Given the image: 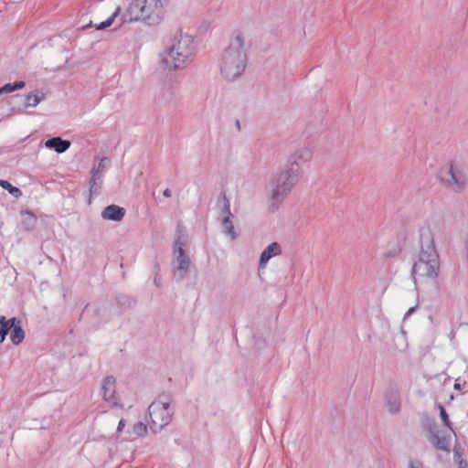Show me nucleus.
<instances>
[{"label":"nucleus","mask_w":468,"mask_h":468,"mask_svg":"<svg viewBox=\"0 0 468 468\" xmlns=\"http://www.w3.org/2000/svg\"><path fill=\"white\" fill-rule=\"evenodd\" d=\"M244 45L242 32L239 30L234 31L229 46L222 53L219 65L221 75L226 80L233 81L244 72L248 61Z\"/></svg>","instance_id":"obj_1"},{"label":"nucleus","mask_w":468,"mask_h":468,"mask_svg":"<svg viewBox=\"0 0 468 468\" xmlns=\"http://www.w3.org/2000/svg\"><path fill=\"white\" fill-rule=\"evenodd\" d=\"M195 51L196 44L193 36L183 34L180 31L176 43L168 48L167 51L162 56L161 64L164 69L174 70L182 69L195 54Z\"/></svg>","instance_id":"obj_2"},{"label":"nucleus","mask_w":468,"mask_h":468,"mask_svg":"<svg viewBox=\"0 0 468 468\" xmlns=\"http://www.w3.org/2000/svg\"><path fill=\"white\" fill-rule=\"evenodd\" d=\"M164 15V6L161 0H133L127 13L122 16V21L142 20L149 26L160 23Z\"/></svg>","instance_id":"obj_3"},{"label":"nucleus","mask_w":468,"mask_h":468,"mask_svg":"<svg viewBox=\"0 0 468 468\" xmlns=\"http://www.w3.org/2000/svg\"><path fill=\"white\" fill-rule=\"evenodd\" d=\"M440 272V258L433 240L427 250H421L419 260L414 263L412 275L415 281L435 280Z\"/></svg>","instance_id":"obj_4"},{"label":"nucleus","mask_w":468,"mask_h":468,"mask_svg":"<svg viewBox=\"0 0 468 468\" xmlns=\"http://www.w3.org/2000/svg\"><path fill=\"white\" fill-rule=\"evenodd\" d=\"M299 170L297 167L284 168L275 175L271 182V199L274 203H281L290 194L298 181Z\"/></svg>","instance_id":"obj_5"},{"label":"nucleus","mask_w":468,"mask_h":468,"mask_svg":"<svg viewBox=\"0 0 468 468\" xmlns=\"http://www.w3.org/2000/svg\"><path fill=\"white\" fill-rule=\"evenodd\" d=\"M441 180L452 191H461L465 185V175L463 165L460 162L452 161L441 171Z\"/></svg>","instance_id":"obj_6"},{"label":"nucleus","mask_w":468,"mask_h":468,"mask_svg":"<svg viewBox=\"0 0 468 468\" xmlns=\"http://www.w3.org/2000/svg\"><path fill=\"white\" fill-rule=\"evenodd\" d=\"M149 415L153 429H162L171 420V410L168 401L155 400L149 406Z\"/></svg>","instance_id":"obj_7"},{"label":"nucleus","mask_w":468,"mask_h":468,"mask_svg":"<svg viewBox=\"0 0 468 468\" xmlns=\"http://www.w3.org/2000/svg\"><path fill=\"white\" fill-rule=\"evenodd\" d=\"M176 253H178L177 256V261H178V267L176 271H175V275L178 277L179 279L183 278L185 273L186 272L190 261L189 259L185 255L184 250H183V244L180 243L178 240L176 241Z\"/></svg>","instance_id":"obj_8"},{"label":"nucleus","mask_w":468,"mask_h":468,"mask_svg":"<svg viewBox=\"0 0 468 468\" xmlns=\"http://www.w3.org/2000/svg\"><path fill=\"white\" fill-rule=\"evenodd\" d=\"M125 215L124 208L116 206V205H111L106 207L103 211L101 212V217L104 219L108 220H114V221H120L122 219V218Z\"/></svg>","instance_id":"obj_9"},{"label":"nucleus","mask_w":468,"mask_h":468,"mask_svg":"<svg viewBox=\"0 0 468 468\" xmlns=\"http://www.w3.org/2000/svg\"><path fill=\"white\" fill-rule=\"evenodd\" d=\"M281 253V246L277 242H272L262 251L260 259V267L264 268L270 259Z\"/></svg>","instance_id":"obj_10"},{"label":"nucleus","mask_w":468,"mask_h":468,"mask_svg":"<svg viewBox=\"0 0 468 468\" xmlns=\"http://www.w3.org/2000/svg\"><path fill=\"white\" fill-rule=\"evenodd\" d=\"M224 199V206H225V213L226 217L224 218L222 221V225L227 232L228 235L230 236V238L233 239H235V231L233 224L230 220V217L232 216L230 212V205L229 199L226 197V196L223 197Z\"/></svg>","instance_id":"obj_11"},{"label":"nucleus","mask_w":468,"mask_h":468,"mask_svg":"<svg viewBox=\"0 0 468 468\" xmlns=\"http://www.w3.org/2000/svg\"><path fill=\"white\" fill-rule=\"evenodd\" d=\"M45 145L48 148H54L57 153H63L69 148L70 143L69 141L62 140L60 137H54L48 140Z\"/></svg>","instance_id":"obj_12"},{"label":"nucleus","mask_w":468,"mask_h":468,"mask_svg":"<svg viewBox=\"0 0 468 468\" xmlns=\"http://www.w3.org/2000/svg\"><path fill=\"white\" fill-rule=\"evenodd\" d=\"M115 379L112 377H107L102 384L103 398L106 400H112L115 394Z\"/></svg>","instance_id":"obj_13"},{"label":"nucleus","mask_w":468,"mask_h":468,"mask_svg":"<svg viewBox=\"0 0 468 468\" xmlns=\"http://www.w3.org/2000/svg\"><path fill=\"white\" fill-rule=\"evenodd\" d=\"M23 219H22V225L25 230L30 231L34 229L36 225V216L29 211H25L22 213Z\"/></svg>","instance_id":"obj_14"},{"label":"nucleus","mask_w":468,"mask_h":468,"mask_svg":"<svg viewBox=\"0 0 468 468\" xmlns=\"http://www.w3.org/2000/svg\"><path fill=\"white\" fill-rule=\"evenodd\" d=\"M24 337H25L24 330L21 328L19 324H15L12 330L10 331L11 341L15 345H18L23 341Z\"/></svg>","instance_id":"obj_15"},{"label":"nucleus","mask_w":468,"mask_h":468,"mask_svg":"<svg viewBox=\"0 0 468 468\" xmlns=\"http://www.w3.org/2000/svg\"><path fill=\"white\" fill-rule=\"evenodd\" d=\"M119 13H120V7H117L116 10L113 12V14L110 17H108L106 20L102 21L99 25H96V27H95L96 29L103 30L105 28L109 27L110 26H112L115 17L119 15Z\"/></svg>","instance_id":"obj_16"},{"label":"nucleus","mask_w":468,"mask_h":468,"mask_svg":"<svg viewBox=\"0 0 468 468\" xmlns=\"http://www.w3.org/2000/svg\"><path fill=\"white\" fill-rule=\"evenodd\" d=\"M15 324H19L16 318L6 320L5 316L0 315V329H5L6 333L12 330Z\"/></svg>","instance_id":"obj_17"},{"label":"nucleus","mask_w":468,"mask_h":468,"mask_svg":"<svg viewBox=\"0 0 468 468\" xmlns=\"http://www.w3.org/2000/svg\"><path fill=\"white\" fill-rule=\"evenodd\" d=\"M0 186L16 197H19L22 195L21 190L19 188L13 186L6 180H0Z\"/></svg>","instance_id":"obj_18"},{"label":"nucleus","mask_w":468,"mask_h":468,"mask_svg":"<svg viewBox=\"0 0 468 468\" xmlns=\"http://www.w3.org/2000/svg\"><path fill=\"white\" fill-rule=\"evenodd\" d=\"M431 441L437 449L449 451L450 444L445 438H439L437 436H432Z\"/></svg>","instance_id":"obj_19"},{"label":"nucleus","mask_w":468,"mask_h":468,"mask_svg":"<svg viewBox=\"0 0 468 468\" xmlns=\"http://www.w3.org/2000/svg\"><path fill=\"white\" fill-rule=\"evenodd\" d=\"M133 432L137 436V437H144L146 435L147 433V427L144 423L143 422H137L133 425Z\"/></svg>","instance_id":"obj_20"},{"label":"nucleus","mask_w":468,"mask_h":468,"mask_svg":"<svg viewBox=\"0 0 468 468\" xmlns=\"http://www.w3.org/2000/svg\"><path fill=\"white\" fill-rule=\"evenodd\" d=\"M42 100V96L30 92L26 100L27 106L34 107Z\"/></svg>","instance_id":"obj_21"},{"label":"nucleus","mask_w":468,"mask_h":468,"mask_svg":"<svg viewBox=\"0 0 468 468\" xmlns=\"http://www.w3.org/2000/svg\"><path fill=\"white\" fill-rule=\"evenodd\" d=\"M26 82L24 80H16L14 82H8L1 86L0 88H25Z\"/></svg>","instance_id":"obj_22"},{"label":"nucleus","mask_w":468,"mask_h":468,"mask_svg":"<svg viewBox=\"0 0 468 468\" xmlns=\"http://www.w3.org/2000/svg\"><path fill=\"white\" fill-rule=\"evenodd\" d=\"M440 415H441V418L443 423L448 428L452 429L451 425H450L449 416H448L446 410H444V408L442 406H440Z\"/></svg>","instance_id":"obj_23"},{"label":"nucleus","mask_w":468,"mask_h":468,"mask_svg":"<svg viewBox=\"0 0 468 468\" xmlns=\"http://www.w3.org/2000/svg\"><path fill=\"white\" fill-rule=\"evenodd\" d=\"M399 410V403L395 401L394 403H389V411L397 412Z\"/></svg>","instance_id":"obj_24"},{"label":"nucleus","mask_w":468,"mask_h":468,"mask_svg":"<svg viewBox=\"0 0 468 468\" xmlns=\"http://www.w3.org/2000/svg\"><path fill=\"white\" fill-rule=\"evenodd\" d=\"M8 333H6L5 329H0V343H3L5 339V336Z\"/></svg>","instance_id":"obj_25"},{"label":"nucleus","mask_w":468,"mask_h":468,"mask_svg":"<svg viewBox=\"0 0 468 468\" xmlns=\"http://www.w3.org/2000/svg\"><path fill=\"white\" fill-rule=\"evenodd\" d=\"M124 426H125V420L123 419H122L118 423L117 431H122L123 430Z\"/></svg>","instance_id":"obj_26"},{"label":"nucleus","mask_w":468,"mask_h":468,"mask_svg":"<svg viewBox=\"0 0 468 468\" xmlns=\"http://www.w3.org/2000/svg\"><path fill=\"white\" fill-rule=\"evenodd\" d=\"M410 468H423L422 463L420 462H411Z\"/></svg>","instance_id":"obj_27"},{"label":"nucleus","mask_w":468,"mask_h":468,"mask_svg":"<svg viewBox=\"0 0 468 468\" xmlns=\"http://www.w3.org/2000/svg\"><path fill=\"white\" fill-rule=\"evenodd\" d=\"M164 196L169 197L171 196V191L169 189H165L164 191Z\"/></svg>","instance_id":"obj_28"},{"label":"nucleus","mask_w":468,"mask_h":468,"mask_svg":"<svg viewBox=\"0 0 468 468\" xmlns=\"http://www.w3.org/2000/svg\"><path fill=\"white\" fill-rule=\"evenodd\" d=\"M14 90H2L0 89V93H2L3 91H13Z\"/></svg>","instance_id":"obj_29"},{"label":"nucleus","mask_w":468,"mask_h":468,"mask_svg":"<svg viewBox=\"0 0 468 468\" xmlns=\"http://www.w3.org/2000/svg\"><path fill=\"white\" fill-rule=\"evenodd\" d=\"M236 124H237L238 130H239V129H240L239 122V121H237V122H236Z\"/></svg>","instance_id":"obj_30"},{"label":"nucleus","mask_w":468,"mask_h":468,"mask_svg":"<svg viewBox=\"0 0 468 468\" xmlns=\"http://www.w3.org/2000/svg\"><path fill=\"white\" fill-rule=\"evenodd\" d=\"M454 388L459 389L460 388V385L459 384H455Z\"/></svg>","instance_id":"obj_31"},{"label":"nucleus","mask_w":468,"mask_h":468,"mask_svg":"<svg viewBox=\"0 0 468 468\" xmlns=\"http://www.w3.org/2000/svg\"><path fill=\"white\" fill-rule=\"evenodd\" d=\"M409 313H413V309H412V308H411V309H410V310H409Z\"/></svg>","instance_id":"obj_32"}]
</instances>
